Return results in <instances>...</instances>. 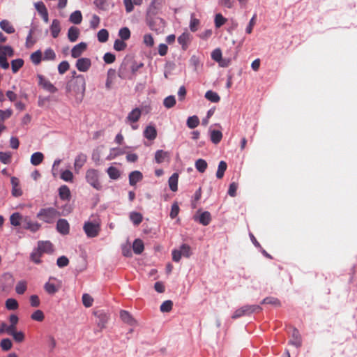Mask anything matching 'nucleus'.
Listing matches in <instances>:
<instances>
[{
	"label": "nucleus",
	"instance_id": "39448f33",
	"mask_svg": "<svg viewBox=\"0 0 357 357\" xmlns=\"http://www.w3.org/2000/svg\"><path fill=\"white\" fill-rule=\"evenodd\" d=\"M132 70V61H124L119 68L118 75L123 79H131Z\"/></svg>",
	"mask_w": 357,
	"mask_h": 357
},
{
	"label": "nucleus",
	"instance_id": "c85d7f7f",
	"mask_svg": "<svg viewBox=\"0 0 357 357\" xmlns=\"http://www.w3.org/2000/svg\"><path fill=\"white\" fill-rule=\"evenodd\" d=\"M205 98L212 102H218L220 100V96L216 92H214L211 90L207 91L206 92Z\"/></svg>",
	"mask_w": 357,
	"mask_h": 357
},
{
	"label": "nucleus",
	"instance_id": "a211bd4d",
	"mask_svg": "<svg viewBox=\"0 0 357 357\" xmlns=\"http://www.w3.org/2000/svg\"><path fill=\"white\" fill-rule=\"evenodd\" d=\"M178 174L174 173L169 178L168 183L172 191L176 192L178 190Z\"/></svg>",
	"mask_w": 357,
	"mask_h": 357
},
{
	"label": "nucleus",
	"instance_id": "052dcab7",
	"mask_svg": "<svg viewBox=\"0 0 357 357\" xmlns=\"http://www.w3.org/2000/svg\"><path fill=\"white\" fill-rule=\"evenodd\" d=\"M21 219H22V217L20 215V213H13L10 216V223H11V225H13L14 226H18L20 224Z\"/></svg>",
	"mask_w": 357,
	"mask_h": 357
},
{
	"label": "nucleus",
	"instance_id": "de8ad7c7",
	"mask_svg": "<svg viewBox=\"0 0 357 357\" xmlns=\"http://www.w3.org/2000/svg\"><path fill=\"white\" fill-rule=\"evenodd\" d=\"M124 41L125 40L121 39H116L114 43V49L116 51L124 50L127 47L126 43Z\"/></svg>",
	"mask_w": 357,
	"mask_h": 357
},
{
	"label": "nucleus",
	"instance_id": "49530a36",
	"mask_svg": "<svg viewBox=\"0 0 357 357\" xmlns=\"http://www.w3.org/2000/svg\"><path fill=\"white\" fill-rule=\"evenodd\" d=\"M200 24L199 20L195 17V15L192 14L190 22V29L191 31L195 32L198 29V26Z\"/></svg>",
	"mask_w": 357,
	"mask_h": 357
},
{
	"label": "nucleus",
	"instance_id": "ea45409f",
	"mask_svg": "<svg viewBox=\"0 0 357 357\" xmlns=\"http://www.w3.org/2000/svg\"><path fill=\"white\" fill-rule=\"evenodd\" d=\"M164 106L167 108H172L176 105V99L174 96H169L164 99L163 101Z\"/></svg>",
	"mask_w": 357,
	"mask_h": 357
},
{
	"label": "nucleus",
	"instance_id": "4468645a",
	"mask_svg": "<svg viewBox=\"0 0 357 357\" xmlns=\"http://www.w3.org/2000/svg\"><path fill=\"white\" fill-rule=\"evenodd\" d=\"M116 70L110 68L108 70L107 73V79L105 83V87L107 90H109L112 89L114 79L116 78Z\"/></svg>",
	"mask_w": 357,
	"mask_h": 357
},
{
	"label": "nucleus",
	"instance_id": "c9c22d12",
	"mask_svg": "<svg viewBox=\"0 0 357 357\" xmlns=\"http://www.w3.org/2000/svg\"><path fill=\"white\" fill-rule=\"evenodd\" d=\"M0 27L8 33H12L15 31L14 28L8 20H2L0 22Z\"/></svg>",
	"mask_w": 357,
	"mask_h": 357
},
{
	"label": "nucleus",
	"instance_id": "393cba45",
	"mask_svg": "<svg viewBox=\"0 0 357 357\" xmlns=\"http://www.w3.org/2000/svg\"><path fill=\"white\" fill-rule=\"evenodd\" d=\"M53 251L52 245L49 241L41 242L38 245V252L50 253Z\"/></svg>",
	"mask_w": 357,
	"mask_h": 357
},
{
	"label": "nucleus",
	"instance_id": "a19ab883",
	"mask_svg": "<svg viewBox=\"0 0 357 357\" xmlns=\"http://www.w3.org/2000/svg\"><path fill=\"white\" fill-rule=\"evenodd\" d=\"M6 307L9 310H15L18 308V303L14 298H8L6 301Z\"/></svg>",
	"mask_w": 357,
	"mask_h": 357
},
{
	"label": "nucleus",
	"instance_id": "f03ea898",
	"mask_svg": "<svg viewBox=\"0 0 357 357\" xmlns=\"http://www.w3.org/2000/svg\"><path fill=\"white\" fill-rule=\"evenodd\" d=\"M261 310V307L257 305H245L237 309L231 316L233 319H238L245 315H250L252 313L259 312Z\"/></svg>",
	"mask_w": 357,
	"mask_h": 357
},
{
	"label": "nucleus",
	"instance_id": "6ab92c4d",
	"mask_svg": "<svg viewBox=\"0 0 357 357\" xmlns=\"http://www.w3.org/2000/svg\"><path fill=\"white\" fill-rule=\"evenodd\" d=\"M59 161H55L53 165V175L54 177H56L60 174L61 178L64 181H67V171L63 170L60 173V170L59 169Z\"/></svg>",
	"mask_w": 357,
	"mask_h": 357
},
{
	"label": "nucleus",
	"instance_id": "0e129e2a",
	"mask_svg": "<svg viewBox=\"0 0 357 357\" xmlns=\"http://www.w3.org/2000/svg\"><path fill=\"white\" fill-rule=\"evenodd\" d=\"M26 289V284L24 281L18 282L15 287V291L19 294H22Z\"/></svg>",
	"mask_w": 357,
	"mask_h": 357
},
{
	"label": "nucleus",
	"instance_id": "72a5a7b5",
	"mask_svg": "<svg viewBox=\"0 0 357 357\" xmlns=\"http://www.w3.org/2000/svg\"><path fill=\"white\" fill-rule=\"evenodd\" d=\"M56 229L62 234H67V222L64 219H60L57 222Z\"/></svg>",
	"mask_w": 357,
	"mask_h": 357
},
{
	"label": "nucleus",
	"instance_id": "2eb2a0df",
	"mask_svg": "<svg viewBox=\"0 0 357 357\" xmlns=\"http://www.w3.org/2000/svg\"><path fill=\"white\" fill-rule=\"evenodd\" d=\"M169 160V153L163 150H158L155 153V160L158 164L164 162L165 160Z\"/></svg>",
	"mask_w": 357,
	"mask_h": 357
},
{
	"label": "nucleus",
	"instance_id": "bf43d9fd",
	"mask_svg": "<svg viewBox=\"0 0 357 357\" xmlns=\"http://www.w3.org/2000/svg\"><path fill=\"white\" fill-rule=\"evenodd\" d=\"M190 40V34L188 33H183L178 38V42L182 45L183 47L186 45Z\"/></svg>",
	"mask_w": 357,
	"mask_h": 357
},
{
	"label": "nucleus",
	"instance_id": "e2e57ef3",
	"mask_svg": "<svg viewBox=\"0 0 357 357\" xmlns=\"http://www.w3.org/2000/svg\"><path fill=\"white\" fill-rule=\"evenodd\" d=\"M1 347L3 350L4 351H8L11 349L12 347V342L10 341V340L8 339V338H6V339H3L1 341Z\"/></svg>",
	"mask_w": 357,
	"mask_h": 357
},
{
	"label": "nucleus",
	"instance_id": "2f4dec72",
	"mask_svg": "<svg viewBox=\"0 0 357 357\" xmlns=\"http://www.w3.org/2000/svg\"><path fill=\"white\" fill-rule=\"evenodd\" d=\"M208 167L207 162L204 159H198L195 162V167L197 170L201 173H204Z\"/></svg>",
	"mask_w": 357,
	"mask_h": 357
},
{
	"label": "nucleus",
	"instance_id": "ddd939ff",
	"mask_svg": "<svg viewBox=\"0 0 357 357\" xmlns=\"http://www.w3.org/2000/svg\"><path fill=\"white\" fill-rule=\"evenodd\" d=\"M142 111L139 108L132 109L126 117V121L130 123H136L140 119Z\"/></svg>",
	"mask_w": 357,
	"mask_h": 357
},
{
	"label": "nucleus",
	"instance_id": "5701e85b",
	"mask_svg": "<svg viewBox=\"0 0 357 357\" xmlns=\"http://www.w3.org/2000/svg\"><path fill=\"white\" fill-rule=\"evenodd\" d=\"M35 7L43 17L44 21L47 22L48 21V14L45 5L41 2H38L35 4Z\"/></svg>",
	"mask_w": 357,
	"mask_h": 357
},
{
	"label": "nucleus",
	"instance_id": "9b49d317",
	"mask_svg": "<svg viewBox=\"0 0 357 357\" xmlns=\"http://www.w3.org/2000/svg\"><path fill=\"white\" fill-rule=\"evenodd\" d=\"M87 44L84 42H81L76 45L71 50V56L73 58H79L82 53L86 50Z\"/></svg>",
	"mask_w": 357,
	"mask_h": 357
},
{
	"label": "nucleus",
	"instance_id": "0eeeda50",
	"mask_svg": "<svg viewBox=\"0 0 357 357\" xmlns=\"http://www.w3.org/2000/svg\"><path fill=\"white\" fill-rule=\"evenodd\" d=\"M87 182L96 190H100L102 185L98 180V172L95 169H89L86 174Z\"/></svg>",
	"mask_w": 357,
	"mask_h": 357
},
{
	"label": "nucleus",
	"instance_id": "69168bd1",
	"mask_svg": "<svg viewBox=\"0 0 357 357\" xmlns=\"http://www.w3.org/2000/svg\"><path fill=\"white\" fill-rule=\"evenodd\" d=\"M211 58L218 62L220 63L222 59V52L220 49H215L211 53Z\"/></svg>",
	"mask_w": 357,
	"mask_h": 357
},
{
	"label": "nucleus",
	"instance_id": "3c124183",
	"mask_svg": "<svg viewBox=\"0 0 357 357\" xmlns=\"http://www.w3.org/2000/svg\"><path fill=\"white\" fill-rule=\"evenodd\" d=\"M24 64V61L21 59L12 61L11 68L13 73H16Z\"/></svg>",
	"mask_w": 357,
	"mask_h": 357
},
{
	"label": "nucleus",
	"instance_id": "bb28decb",
	"mask_svg": "<svg viewBox=\"0 0 357 357\" xmlns=\"http://www.w3.org/2000/svg\"><path fill=\"white\" fill-rule=\"evenodd\" d=\"M132 249L135 254H141L144 249V243L141 239H135L132 244Z\"/></svg>",
	"mask_w": 357,
	"mask_h": 357
},
{
	"label": "nucleus",
	"instance_id": "a878e982",
	"mask_svg": "<svg viewBox=\"0 0 357 357\" xmlns=\"http://www.w3.org/2000/svg\"><path fill=\"white\" fill-rule=\"evenodd\" d=\"M79 29L76 26H71L68 29V40L71 42H75L79 36Z\"/></svg>",
	"mask_w": 357,
	"mask_h": 357
},
{
	"label": "nucleus",
	"instance_id": "b1692460",
	"mask_svg": "<svg viewBox=\"0 0 357 357\" xmlns=\"http://www.w3.org/2000/svg\"><path fill=\"white\" fill-rule=\"evenodd\" d=\"M86 161V155L83 153L79 154L75 160L74 165L75 170L78 171L80 168H82V167L84 165Z\"/></svg>",
	"mask_w": 357,
	"mask_h": 357
},
{
	"label": "nucleus",
	"instance_id": "58836bf2",
	"mask_svg": "<svg viewBox=\"0 0 357 357\" xmlns=\"http://www.w3.org/2000/svg\"><path fill=\"white\" fill-rule=\"evenodd\" d=\"M222 137V134L219 130H213L211 132V140L213 143L217 144H218Z\"/></svg>",
	"mask_w": 357,
	"mask_h": 357
},
{
	"label": "nucleus",
	"instance_id": "c756f323",
	"mask_svg": "<svg viewBox=\"0 0 357 357\" xmlns=\"http://www.w3.org/2000/svg\"><path fill=\"white\" fill-rule=\"evenodd\" d=\"M227 168V165L225 161H220L218 165V170L216 172V177L218 179L222 178Z\"/></svg>",
	"mask_w": 357,
	"mask_h": 357
},
{
	"label": "nucleus",
	"instance_id": "8fccbe9b",
	"mask_svg": "<svg viewBox=\"0 0 357 357\" xmlns=\"http://www.w3.org/2000/svg\"><path fill=\"white\" fill-rule=\"evenodd\" d=\"M227 19L225 18L222 14L218 13L215 16V26L216 28L221 27L225 22Z\"/></svg>",
	"mask_w": 357,
	"mask_h": 357
},
{
	"label": "nucleus",
	"instance_id": "774afa93",
	"mask_svg": "<svg viewBox=\"0 0 357 357\" xmlns=\"http://www.w3.org/2000/svg\"><path fill=\"white\" fill-rule=\"evenodd\" d=\"M115 59H116L115 55L110 52L105 53L103 56L104 61L108 64L114 63L115 61Z\"/></svg>",
	"mask_w": 357,
	"mask_h": 357
},
{
	"label": "nucleus",
	"instance_id": "a18cd8bd",
	"mask_svg": "<svg viewBox=\"0 0 357 357\" xmlns=\"http://www.w3.org/2000/svg\"><path fill=\"white\" fill-rule=\"evenodd\" d=\"M173 307V303L170 300L164 301L160 305V311L162 312H169L172 310Z\"/></svg>",
	"mask_w": 357,
	"mask_h": 357
},
{
	"label": "nucleus",
	"instance_id": "f8f14e48",
	"mask_svg": "<svg viewBox=\"0 0 357 357\" xmlns=\"http://www.w3.org/2000/svg\"><path fill=\"white\" fill-rule=\"evenodd\" d=\"M289 344L295 346L296 347H300L302 344V340L300 333L295 328L292 329L291 339L289 341Z\"/></svg>",
	"mask_w": 357,
	"mask_h": 357
},
{
	"label": "nucleus",
	"instance_id": "423d86ee",
	"mask_svg": "<svg viewBox=\"0 0 357 357\" xmlns=\"http://www.w3.org/2000/svg\"><path fill=\"white\" fill-rule=\"evenodd\" d=\"M96 317V324L100 328V331L106 328V325L109 319V315L103 310H98L93 312Z\"/></svg>",
	"mask_w": 357,
	"mask_h": 357
},
{
	"label": "nucleus",
	"instance_id": "412c9836",
	"mask_svg": "<svg viewBox=\"0 0 357 357\" xmlns=\"http://www.w3.org/2000/svg\"><path fill=\"white\" fill-rule=\"evenodd\" d=\"M120 317L123 322L131 326H133L135 324V320L132 318L130 314L126 310H121L120 312Z\"/></svg>",
	"mask_w": 357,
	"mask_h": 357
},
{
	"label": "nucleus",
	"instance_id": "c03bdc74",
	"mask_svg": "<svg viewBox=\"0 0 357 357\" xmlns=\"http://www.w3.org/2000/svg\"><path fill=\"white\" fill-rule=\"evenodd\" d=\"M261 304H270L275 307H279L280 306V301L276 298L267 297L261 301Z\"/></svg>",
	"mask_w": 357,
	"mask_h": 357
},
{
	"label": "nucleus",
	"instance_id": "603ef678",
	"mask_svg": "<svg viewBox=\"0 0 357 357\" xmlns=\"http://www.w3.org/2000/svg\"><path fill=\"white\" fill-rule=\"evenodd\" d=\"M94 5L100 10H106L108 8L107 0H94Z\"/></svg>",
	"mask_w": 357,
	"mask_h": 357
},
{
	"label": "nucleus",
	"instance_id": "79ce46f5",
	"mask_svg": "<svg viewBox=\"0 0 357 357\" xmlns=\"http://www.w3.org/2000/svg\"><path fill=\"white\" fill-rule=\"evenodd\" d=\"M14 340L17 342H22L24 340V334L22 331H17L16 330L13 331L10 334Z\"/></svg>",
	"mask_w": 357,
	"mask_h": 357
},
{
	"label": "nucleus",
	"instance_id": "13d9d810",
	"mask_svg": "<svg viewBox=\"0 0 357 357\" xmlns=\"http://www.w3.org/2000/svg\"><path fill=\"white\" fill-rule=\"evenodd\" d=\"M107 174L109 176V177L112 179H116L120 176L119 170L116 167H109L107 169Z\"/></svg>",
	"mask_w": 357,
	"mask_h": 357
},
{
	"label": "nucleus",
	"instance_id": "aec40b11",
	"mask_svg": "<svg viewBox=\"0 0 357 357\" xmlns=\"http://www.w3.org/2000/svg\"><path fill=\"white\" fill-rule=\"evenodd\" d=\"M39 84L44 89L50 92L54 93L56 91V88L48 80L43 78L42 77H39Z\"/></svg>",
	"mask_w": 357,
	"mask_h": 357
},
{
	"label": "nucleus",
	"instance_id": "e433bc0d",
	"mask_svg": "<svg viewBox=\"0 0 357 357\" xmlns=\"http://www.w3.org/2000/svg\"><path fill=\"white\" fill-rule=\"evenodd\" d=\"M130 31L128 27H123L119 31V36L123 40H128L130 38Z\"/></svg>",
	"mask_w": 357,
	"mask_h": 357
},
{
	"label": "nucleus",
	"instance_id": "4d7b16f0",
	"mask_svg": "<svg viewBox=\"0 0 357 357\" xmlns=\"http://www.w3.org/2000/svg\"><path fill=\"white\" fill-rule=\"evenodd\" d=\"M93 302V299L90 295H89L87 294H84L82 296V303H83V305L86 307H89L92 306Z\"/></svg>",
	"mask_w": 357,
	"mask_h": 357
},
{
	"label": "nucleus",
	"instance_id": "9d476101",
	"mask_svg": "<svg viewBox=\"0 0 357 357\" xmlns=\"http://www.w3.org/2000/svg\"><path fill=\"white\" fill-rule=\"evenodd\" d=\"M91 66V61L89 58L83 57L77 60L76 68L80 72H86Z\"/></svg>",
	"mask_w": 357,
	"mask_h": 357
},
{
	"label": "nucleus",
	"instance_id": "f704fd0d",
	"mask_svg": "<svg viewBox=\"0 0 357 357\" xmlns=\"http://www.w3.org/2000/svg\"><path fill=\"white\" fill-rule=\"evenodd\" d=\"M97 38L99 42L105 43L109 38V32L107 29H102L98 32Z\"/></svg>",
	"mask_w": 357,
	"mask_h": 357
},
{
	"label": "nucleus",
	"instance_id": "6e6552de",
	"mask_svg": "<svg viewBox=\"0 0 357 357\" xmlns=\"http://www.w3.org/2000/svg\"><path fill=\"white\" fill-rule=\"evenodd\" d=\"M84 230L88 237L93 238L98 235L100 227L98 223L87 222L84 225Z\"/></svg>",
	"mask_w": 357,
	"mask_h": 357
},
{
	"label": "nucleus",
	"instance_id": "680f3d73",
	"mask_svg": "<svg viewBox=\"0 0 357 357\" xmlns=\"http://www.w3.org/2000/svg\"><path fill=\"white\" fill-rule=\"evenodd\" d=\"M42 53L40 51H36L31 54V60L35 64H38L41 61Z\"/></svg>",
	"mask_w": 357,
	"mask_h": 357
},
{
	"label": "nucleus",
	"instance_id": "20e7f679",
	"mask_svg": "<svg viewBox=\"0 0 357 357\" xmlns=\"http://www.w3.org/2000/svg\"><path fill=\"white\" fill-rule=\"evenodd\" d=\"M14 51L10 46H1L0 45V66L3 69H7L9 67V63L7 61V56H12Z\"/></svg>",
	"mask_w": 357,
	"mask_h": 357
},
{
	"label": "nucleus",
	"instance_id": "f3484780",
	"mask_svg": "<svg viewBox=\"0 0 357 357\" xmlns=\"http://www.w3.org/2000/svg\"><path fill=\"white\" fill-rule=\"evenodd\" d=\"M143 178L142 174L139 171L132 172L129 175V183L130 185H135Z\"/></svg>",
	"mask_w": 357,
	"mask_h": 357
},
{
	"label": "nucleus",
	"instance_id": "37998d69",
	"mask_svg": "<svg viewBox=\"0 0 357 357\" xmlns=\"http://www.w3.org/2000/svg\"><path fill=\"white\" fill-rule=\"evenodd\" d=\"M179 251H181L183 257L188 258L191 255V248L190 245L187 244H183L179 248Z\"/></svg>",
	"mask_w": 357,
	"mask_h": 357
},
{
	"label": "nucleus",
	"instance_id": "473e14b6",
	"mask_svg": "<svg viewBox=\"0 0 357 357\" xmlns=\"http://www.w3.org/2000/svg\"><path fill=\"white\" fill-rule=\"evenodd\" d=\"M130 219L134 225H139L142 222L143 218L141 213L132 212L130 214Z\"/></svg>",
	"mask_w": 357,
	"mask_h": 357
},
{
	"label": "nucleus",
	"instance_id": "7ed1b4c3",
	"mask_svg": "<svg viewBox=\"0 0 357 357\" xmlns=\"http://www.w3.org/2000/svg\"><path fill=\"white\" fill-rule=\"evenodd\" d=\"M59 215V212L53 208H42L37 214L39 219L46 222H52Z\"/></svg>",
	"mask_w": 357,
	"mask_h": 357
},
{
	"label": "nucleus",
	"instance_id": "cd10ccee",
	"mask_svg": "<svg viewBox=\"0 0 357 357\" xmlns=\"http://www.w3.org/2000/svg\"><path fill=\"white\" fill-rule=\"evenodd\" d=\"M70 21L75 24H79L82 21V15L79 10H76L71 13Z\"/></svg>",
	"mask_w": 357,
	"mask_h": 357
},
{
	"label": "nucleus",
	"instance_id": "864d4df0",
	"mask_svg": "<svg viewBox=\"0 0 357 357\" xmlns=\"http://www.w3.org/2000/svg\"><path fill=\"white\" fill-rule=\"evenodd\" d=\"M19 319L18 317L15 314H11L9 317V321H10V331H14L16 330V326L18 323Z\"/></svg>",
	"mask_w": 357,
	"mask_h": 357
},
{
	"label": "nucleus",
	"instance_id": "7c9ffc66",
	"mask_svg": "<svg viewBox=\"0 0 357 357\" xmlns=\"http://www.w3.org/2000/svg\"><path fill=\"white\" fill-rule=\"evenodd\" d=\"M43 158H44V156L42 153L36 152L31 155V162L33 165H38L43 162Z\"/></svg>",
	"mask_w": 357,
	"mask_h": 357
},
{
	"label": "nucleus",
	"instance_id": "4c0bfd02",
	"mask_svg": "<svg viewBox=\"0 0 357 357\" xmlns=\"http://www.w3.org/2000/svg\"><path fill=\"white\" fill-rule=\"evenodd\" d=\"M199 119L197 116H190L187 120V126L189 128L193 129L198 126Z\"/></svg>",
	"mask_w": 357,
	"mask_h": 357
},
{
	"label": "nucleus",
	"instance_id": "4be33fe9",
	"mask_svg": "<svg viewBox=\"0 0 357 357\" xmlns=\"http://www.w3.org/2000/svg\"><path fill=\"white\" fill-rule=\"evenodd\" d=\"M198 221L204 226L208 225L211 221V213L208 211L202 213L198 218Z\"/></svg>",
	"mask_w": 357,
	"mask_h": 357
},
{
	"label": "nucleus",
	"instance_id": "f257e3e1",
	"mask_svg": "<svg viewBox=\"0 0 357 357\" xmlns=\"http://www.w3.org/2000/svg\"><path fill=\"white\" fill-rule=\"evenodd\" d=\"M146 21L149 28L155 31L157 33H162L165 30L166 22L165 21L156 15H148L146 14Z\"/></svg>",
	"mask_w": 357,
	"mask_h": 357
},
{
	"label": "nucleus",
	"instance_id": "1a4fd4ad",
	"mask_svg": "<svg viewBox=\"0 0 357 357\" xmlns=\"http://www.w3.org/2000/svg\"><path fill=\"white\" fill-rule=\"evenodd\" d=\"M164 3V0H152L147 9L146 14L157 15Z\"/></svg>",
	"mask_w": 357,
	"mask_h": 357
},
{
	"label": "nucleus",
	"instance_id": "dca6fc26",
	"mask_svg": "<svg viewBox=\"0 0 357 357\" xmlns=\"http://www.w3.org/2000/svg\"><path fill=\"white\" fill-rule=\"evenodd\" d=\"M144 136L149 140H154L157 137V130L153 126H148L144 131Z\"/></svg>",
	"mask_w": 357,
	"mask_h": 357
},
{
	"label": "nucleus",
	"instance_id": "338daca9",
	"mask_svg": "<svg viewBox=\"0 0 357 357\" xmlns=\"http://www.w3.org/2000/svg\"><path fill=\"white\" fill-rule=\"evenodd\" d=\"M100 22V17L97 15H93L90 21V26L91 28L95 29L98 27Z\"/></svg>",
	"mask_w": 357,
	"mask_h": 357
},
{
	"label": "nucleus",
	"instance_id": "6e6d98bb",
	"mask_svg": "<svg viewBox=\"0 0 357 357\" xmlns=\"http://www.w3.org/2000/svg\"><path fill=\"white\" fill-rule=\"evenodd\" d=\"M31 319L33 320L37 321H43L44 320L45 316L43 312L40 310H37L31 316Z\"/></svg>",
	"mask_w": 357,
	"mask_h": 357
},
{
	"label": "nucleus",
	"instance_id": "09e8293b",
	"mask_svg": "<svg viewBox=\"0 0 357 357\" xmlns=\"http://www.w3.org/2000/svg\"><path fill=\"white\" fill-rule=\"evenodd\" d=\"M44 287H45V291L48 294H54V293L58 291L59 288V285H55L54 284L47 282V283H46L45 284Z\"/></svg>",
	"mask_w": 357,
	"mask_h": 357
},
{
	"label": "nucleus",
	"instance_id": "5fc2aeb1",
	"mask_svg": "<svg viewBox=\"0 0 357 357\" xmlns=\"http://www.w3.org/2000/svg\"><path fill=\"white\" fill-rule=\"evenodd\" d=\"M13 114V110L11 109H7L6 110L0 109V122H3L6 119L10 118Z\"/></svg>",
	"mask_w": 357,
	"mask_h": 357
}]
</instances>
